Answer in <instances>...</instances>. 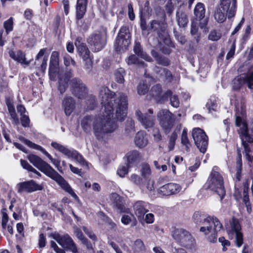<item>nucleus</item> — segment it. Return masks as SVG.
Masks as SVG:
<instances>
[{
    "instance_id": "nucleus-1",
    "label": "nucleus",
    "mask_w": 253,
    "mask_h": 253,
    "mask_svg": "<svg viewBox=\"0 0 253 253\" xmlns=\"http://www.w3.org/2000/svg\"><path fill=\"white\" fill-rule=\"evenodd\" d=\"M99 97L102 106L100 114L94 119L93 129L96 138L101 139L106 134L114 131L117 127V124L112 118L114 108L118 120L122 121L126 116L127 99L123 93H115L107 87L100 90Z\"/></svg>"
},
{
    "instance_id": "nucleus-2",
    "label": "nucleus",
    "mask_w": 253,
    "mask_h": 253,
    "mask_svg": "<svg viewBox=\"0 0 253 253\" xmlns=\"http://www.w3.org/2000/svg\"><path fill=\"white\" fill-rule=\"evenodd\" d=\"M29 161L35 167L42 172L46 176L55 180L65 191L69 193L75 199H78L77 195L70 186L66 181L48 164L42 160L39 156L31 154L28 156Z\"/></svg>"
},
{
    "instance_id": "nucleus-3",
    "label": "nucleus",
    "mask_w": 253,
    "mask_h": 253,
    "mask_svg": "<svg viewBox=\"0 0 253 253\" xmlns=\"http://www.w3.org/2000/svg\"><path fill=\"white\" fill-rule=\"evenodd\" d=\"M193 219L197 224L201 223L200 231L206 236L209 242H216L217 233L222 227V224L217 218L214 216L205 217L200 212L197 211L194 213Z\"/></svg>"
},
{
    "instance_id": "nucleus-4",
    "label": "nucleus",
    "mask_w": 253,
    "mask_h": 253,
    "mask_svg": "<svg viewBox=\"0 0 253 253\" xmlns=\"http://www.w3.org/2000/svg\"><path fill=\"white\" fill-rule=\"evenodd\" d=\"M72 77L70 72L65 77H61L59 80V89L61 93L65 91L67 83L70 82L73 93L79 98L84 97L86 93V89L84 85L80 80L77 78L70 79Z\"/></svg>"
},
{
    "instance_id": "nucleus-5",
    "label": "nucleus",
    "mask_w": 253,
    "mask_h": 253,
    "mask_svg": "<svg viewBox=\"0 0 253 253\" xmlns=\"http://www.w3.org/2000/svg\"><path fill=\"white\" fill-rule=\"evenodd\" d=\"M218 168H213L205 184L207 188L216 192L222 200L225 195L223 178L218 171Z\"/></svg>"
},
{
    "instance_id": "nucleus-6",
    "label": "nucleus",
    "mask_w": 253,
    "mask_h": 253,
    "mask_svg": "<svg viewBox=\"0 0 253 253\" xmlns=\"http://www.w3.org/2000/svg\"><path fill=\"white\" fill-rule=\"evenodd\" d=\"M220 6L217 7L214 13L215 20L218 23L223 22L226 16L228 18L234 16L236 11V0H232L231 5V0H220Z\"/></svg>"
},
{
    "instance_id": "nucleus-7",
    "label": "nucleus",
    "mask_w": 253,
    "mask_h": 253,
    "mask_svg": "<svg viewBox=\"0 0 253 253\" xmlns=\"http://www.w3.org/2000/svg\"><path fill=\"white\" fill-rule=\"evenodd\" d=\"M235 124L240 127L239 133L242 143L253 142V122L247 125L245 121L239 116V113H237Z\"/></svg>"
},
{
    "instance_id": "nucleus-8",
    "label": "nucleus",
    "mask_w": 253,
    "mask_h": 253,
    "mask_svg": "<svg viewBox=\"0 0 253 253\" xmlns=\"http://www.w3.org/2000/svg\"><path fill=\"white\" fill-rule=\"evenodd\" d=\"M167 24L164 21L153 20L151 22L150 28L156 31L159 37L163 41H159L161 44L162 42L164 44L170 47L172 46L171 41L169 37L168 32L166 31Z\"/></svg>"
},
{
    "instance_id": "nucleus-9",
    "label": "nucleus",
    "mask_w": 253,
    "mask_h": 253,
    "mask_svg": "<svg viewBox=\"0 0 253 253\" xmlns=\"http://www.w3.org/2000/svg\"><path fill=\"white\" fill-rule=\"evenodd\" d=\"M157 117L160 126L166 132H169L174 124V115L167 109H162L157 113Z\"/></svg>"
},
{
    "instance_id": "nucleus-10",
    "label": "nucleus",
    "mask_w": 253,
    "mask_h": 253,
    "mask_svg": "<svg viewBox=\"0 0 253 253\" xmlns=\"http://www.w3.org/2000/svg\"><path fill=\"white\" fill-rule=\"evenodd\" d=\"M174 239L180 245L187 248H191L195 243V240L191 234L182 228H175L172 232Z\"/></svg>"
},
{
    "instance_id": "nucleus-11",
    "label": "nucleus",
    "mask_w": 253,
    "mask_h": 253,
    "mask_svg": "<svg viewBox=\"0 0 253 253\" xmlns=\"http://www.w3.org/2000/svg\"><path fill=\"white\" fill-rule=\"evenodd\" d=\"M241 226L239 220L233 218L230 221V226L227 232L230 239L235 238V242L237 247H240L243 244V235L241 232Z\"/></svg>"
},
{
    "instance_id": "nucleus-12",
    "label": "nucleus",
    "mask_w": 253,
    "mask_h": 253,
    "mask_svg": "<svg viewBox=\"0 0 253 253\" xmlns=\"http://www.w3.org/2000/svg\"><path fill=\"white\" fill-rule=\"evenodd\" d=\"M130 38L128 29L126 27H122L114 43L116 50L119 52L126 50L130 43Z\"/></svg>"
},
{
    "instance_id": "nucleus-13",
    "label": "nucleus",
    "mask_w": 253,
    "mask_h": 253,
    "mask_svg": "<svg viewBox=\"0 0 253 253\" xmlns=\"http://www.w3.org/2000/svg\"><path fill=\"white\" fill-rule=\"evenodd\" d=\"M192 136L200 151L205 153L208 145V137L205 132L200 128H195L192 130Z\"/></svg>"
},
{
    "instance_id": "nucleus-14",
    "label": "nucleus",
    "mask_w": 253,
    "mask_h": 253,
    "mask_svg": "<svg viewBox=\"0 0 253 253\" xmlns=\"http://www.w3.org/2000/svg\"><path fill=\"white\" fill-rule=\"evenodd\" d=\"M81 40L80 38H77L75 44L80 56L84 62L85 69L90 71L92 65V57L88 48L84 43L81 42Z\"/></svg>"
},
{
    "instance_id": "nucleus-15",
    "label": "nucleus",
    "mask_w": 253,
    "mask_h": 253,
    "mask_svg": "<svg viewBox=\"0 0 253 253\" xmlns=\"http://www.w3.org/2000/svg\"><path fill=\"white\" fill-rule=\"evenodd\" d=\"M87 42L94 51H100L106 44L105 35L100 32H96L89 37Z\"/></svg>"
},
{
    "instance_id": "nucleus-16",
    "label": "nucleus",
    "mask_w": 253,
    "mask_h": 253,
    "mask_svg": "<svg viewBox=\"0 0 253 253\" xmlns=\"http://www.w3.org/2000/svg\"><path fill=\"white\" fill-rule=\"evenodd\" d=\"M53 237L63 248L71 251L73 253L77 252V247L69 235L61 236L58 234H55L53 235Z\"/></svg>"
},
{
    "instance_id": "nucleus-17",
    "label": "nucleus",
    "mask_w": 253,
    "mask_h": 253,
    "mask_svg": "<svg viewBox=\"0 0 253 253\" xmlns=\"http://www.w3.org/2000/svg\"><path fill=\"white\" fill-rule=\"evenodd\" d=\"M16 188L17 192L21 193H32L36 191L41 190L42 187L38 184L33 180L19 183Z\"/></svg>"
},
{
    "instance_id": "nucleus-18",
    "label": "nucleus",
    "mask_w": 253,
    "mask_h": 253,
    "mask_svg": "<svg viewBox=\"0 0 253 253\" xmlns=\"http://www.w3.org/2000/svg\"><path fill=\"white\" fill-rule=\"evenodd\" d=\"M20 140L22 142H23L26 145H27L28 147L41 151L49 159L51 162L55 166V167L59 171H61V168H60V161L58 160L53 159L52 157V156L43 148H42L40 145H38L34 143H33L31 141L24 138L22 137L20 139Z\"/></svg>"
},
{
    "instance_id": "nucleus-19",
    "label": "nucleus",
    "mask_w": 253,
    "mask_h": 253,
    "mask_svg": "<svg viewBox=\"0 0 253 253\" xmlns=\"http://www.w3.org/2000/svg\"><path fill=\"white\" fill-rule=\"evenodd\" d=\"M148 111L151 115L143 114L139 110L135 112L137 119L146 129L153 127L155 124V117L152 115L153 112L151 109Z\"/></svg>"
},
{
    "instance_id": "nucleus-20",
    "label": "nucleus",
    "mask_w": 253,
    "mask_h": 253,
    "mask_svg": "<svg viewBox=\"0 0 253 253\" xmlns=\"http://www.w3.org/2000/svg\"><path fill=\"white\" fill-rule=\"evenodd\" d=\"M59 53L57 51L52 52L50 59L49 75L52 80H55L59 73Z\"/></svg>"
},
{
    "instance_id": "nucleus-21",
    "label": "nucleus",
    "mask_w": 253,
    "mask_h": 253,
    "mask_svg": "<svg viewBox=\"0 0 253 253\" xmlns=\"http://www.w3.org/2000/svg\"><path fill=\"white\" fill-rule=\"evenodd\" d=\"M181 190V187L179 184L170 183L161 187L159 193L163 196H170L179 193Z\"/></svg>"
},
{
    "instance_id": "nucleus-22",
    "label": "nucleus",
    "mask_w": 253,
    "mask_h": 253,
    "mask_svg": "<svg viewBox=\"0 0 253 253\" xmlns=\"http://www.w3.org/2000/svg\"><path fill=\"white\" fill-rule=\"evenodd\" d=\"M206 9L204 4L202 2H198L194 9V14L200 22V26L203 28L208 23L207 18H205Z\"/></svg>"
},
{
    "instance_id": "nucleus-23",
    "label": "nucleus",
    "mask_w": 253,
    "mask_h": 253,
    "mask_svg": "<svg viewBox=\"0 0 253 253\" xmlns=\"http://www.w3.org/2000/svg\"><path fill=\"white\" fill-rule=\"evenodd\" d=\"M150 94L157 102H161L168 99V96L171 94V91L168 90L165 94H163L161 86L156 84L152 88Z\"/></svg>"
},
{
    "instance_id": "nucleus-24",
    "label": "nucleus",
    "mask_w": 253,
    "mask_h": 253,
    "mask_svg": "<svg viewBox=\"0 0 253 253\" xmlns=\"http://www.w3.org/2000/svg\"><path fill=\"white\" fill-rule=\"evenodd\" d=\"M149 204L141 201L136 202L133 205L134 213L139 219L143 218L144 214L149 211Z\"/></svg>"
},
{
    "instance_id": "nucleus-25",
    "label": "nucleus",
    "mask_w": 253,
    "mask_h": 253,
    "mask_svg": "<svg viewBox=\"0 0 253 253\" xmlns=\"http://www.w3.org/2000/svg\"><path fill=\"white\" fill-rule=\"evenodd\" d=\"M111 200L112 201L113 207L117 208L120 212L126 213L129 212V209L124 206L123 198L117 194L113 193L111 196Z\"/></svg>"
},
{
    "instance_id": "nucleus-26",
    "label": "nucleus",
    "mask_w": 253,
    "mask_h": 253,
    "mask_svg": "<svg viewBox=\"0 0 253 253\" xmlns=\"http://www.w3.org/2000/svg\"><path fill=\"white\" fill-rule=\"evenodd\" d=\"M4 28L5 30V32L3 30L0 31V45L3 46L4 44V41L6 39V36L9 32L12 31L13 28V19L10 17L4 22Z\"/></svg>"
},
{
    "instance_id": "nucleus-27",
    "label": "nucleus",
    "mask_w": 253,
    "mask_h": 253,
    "mask_svg": "<svg viewBox=\"0 0 253 253\" xmlns=\"http://www.w3.org/2000/svg\"><path fill=\"white\" fill-rule=\"evenodd\" d=\"M62 107L65 114L70 116L75 108V101L74 99L69 96L65 97L62 102Z\"/></svg>"
},
{
    "instance_id": "nucleus-28",
    "label": "nucleus",
    "mask_w": 253,
    "mask_h": 253,
    "mask_svg": "<svg viewBox=\"0 0 253 253\" xmlns=\"http://www.w3.org/2000/svg\"><path fill=\"white\" fill-rule=\"evenodd\" d=\"M9 55L12 59L21 64L28 65L30 63V61L26 60L25 53L21 50L14 51L11 50Z\"/></svg>"
},
{
    "instance_id": "nucleus-29",
    "label": "nucleus",
    "mask_w": 253,
    "mask_h": 253,
    "mask_svg": "<svg viewBox=\"0 0 253 253\" xmlns=\"http://www.w3.org/2000/svg\"><path fill=\"white\" fill-rule=\"evenodd\" d=\"M87 0H77L76 5V17L79 20L82 19L85 12Z\"/></svg>"
},
{
    "instance_id": "nucleus-30",
    "label": "nucleus",
    "mask_w": 253,
    "mask_h": 253,
    "mask_svg": "<svg viewBox=\"0 0 253 253\" xmlns=\"http://www.w3.org/2000/svg\"><path fill=\"white\" fill-rule=\"evenodd\" d=\"M245 83L247 84L246 74H242L235 78L232 82V87L234 90L239 89Z\"/></svg>"
},
{
    "instance_id": "nucleus-31",
    "label": "nucleus",
    "mask_w": 253,
    "mask_h": 253,
    "mask_svg": "<svg viewBox=\"0 0 253 253\" xmlns=\"http://www.w3.org/2000/svg\"><path fill=\"white\" fill-rule=\"evenodd\" d=\"M135 143L139 148L145 147L148 143L147 136L143 132H138L135 137Z\"/></svg>"
},
{
    "instance_id": "nucleus-32",
    "label": "nucleus",
    "mask_w": 253,
    "mask_h": 253,
    "mask_svg": "<svg viewBox=\"0 0 253 253\" xmlns=\"http://www.w3.org/2000/svg\"><path fill=\"white\" fill-rule=\"evenodd\" d=\"M67 157L75 160L81 165H85L86 164L82 156L76 150L71 149Z\"/></svg>"
},
{
    "instance_id": "nucleus-33",
    "label": "nucleus",
    "mask_w": 253,
    "mask_h": 253,
    "mask_svg": "<svg viewBox=\"0 0 253 253\" xmlns=\"http://www.w3.org/2000/svg\"><path fill=\"white\" fill-rule=\"evenodd\" d=\"M206 107L210 113L212 114L213 112L217 111L218 106L216 97L211 96L207 103Z\"/></svg>"
},
{
    "instance_id": "nucleus-34",
    "label": "nucleus",
    "mask_w": 253,
    "mask_h": 253,
    "mask_svg": "<svg viewBox=\"0 0 253 253\" xmlns=\"http://www.w3.org/2000/svg\"><path fill=\"white\" fill-rule=\"evenodd\" d=\"M134 52L137 54L138 56L145 59L147 61L150 62L152 60L151 58L145 52L141 51V46L139 42H135L133 48Z\"/></svg>"
},
{
    "instance_id": "nucleus-35",
    "label": "nucleus",
    "mask_w": 253,
    "mask_h": 253,
    "mask_svg": "<svg viewBox=\"0 0 253 253\" xmlns=\"http://www.w3.org/2000/svg\"><path fill=\"white\" fill-rule=\"evenodd\" d=\"M51 145L56 150L61 152L67 157L69 155V153L71 150V149H68L66 146L57 142H52Z\"/></svg>"
},
{
    "instance_id": "nucleus-36",
    "label": "nucleus",
    "mask_w": 253,
    "mask_h": 253,
    "mask_svg": "<svg viewBox=\"0 0 253 253\" xmlns=\"http://www.w3.org/2000/svg\"><path fill=\"white\" fill-rule=\"evenodd\" d=\"M177 21L178 25L180 27H184L188 22L186 15L182 12L177 11L176 12Z\"/></svg>"
},
{
    "instance_id": "nucleus-37",
    "label": "nucleus",
    "mask_w": 253,
    "mask_h": 253,
    "mask_svg": "<svg viewBox=\"0 0 253 253\" xmlns=\"http://www.w3.org/2000/svg\"><path fill=\"white\" fill-rule=\"evenodd\" d=\"M74 233L77 238L82 241V243L86 246L87 249H91V246L88 244L87 239L84 238L80 229L75 228Z\"/></svg>"
},
{
    "instance_id": "nucleus-38",
    "label": "nucleus",
    "mask_w": 253,
    "mask_h": 253,
    "mask_svg": "<svg viewBox=\"0 0 253 253\" xmlns=\"http://www.w3.org/2000/svg\"><path fill=\"white\" fill-rule=\"evenodd\" d=\"M177 137V134L175 131L173 132L170 135L168 144V148L169 151H172L174 149Z\"/></svg>"
},
{
    "instance_id": "nucleus-39",
    "label": "nucleus",
    "mask_w": 253,
    "mask_h": 253,
    "mask_svg": "<svg viewBox=\"0 0 253 253\" xmlns=\"http://www.w3.org/2000/svg\"><path fill=\"white\" fill-rule=\"evenodd\" d=\"M130 164L126 163L120 165L117 170V174L121 177L127 174Z\"/></svg>"
},
{
    "instance_id": "nucleus-40",
    "label": "nucleus",
    "mask_w": 253,
    "mask_h": 253,
    "mask_svg": "<svg viewBox=\"0 0 253 253\" xmlns=\"http://www.w3.org/2000/svg\"><path fill=\"white\" fill-rule=\"evenodd\" d=\"M181 143L185 146L186 150L188 151L190 147V144L187 137V130L185 128H184L182 131L181 137Z\"/></svg>"
},
{
    "instance_id": "nucleus-41",
    "label": "nucleus",
    "mask_w": 253,
    "mask_h": 253,
    "mask_svg": "<svg viewBox=\"0 0 253 253\" xmlns=\"http://www.w3.org/2000/svg\"><path fill=\"white\" fill-rule=\"evenodd\" d=\"M132 249L135 252H141L145 250V247L143 241L140 239H137L134 243Z\"/></svg>"
},
{
    "instance_id": "nucleus-42",
    "label": "nucleus",
    "mask_w": 253,
    "mask_h": 253,
    "mask_svg": "<svg viewBox=\"0 0 253 253\" xmlns=\"http://www.w3.org/2000/svg\"><path fill=\"white\" fill-rule=\"evenodd\" d=\"M242 159L241 155L239 156L237 158V162H236V177L237 180L239 181L241 176V171H242Z\"/></svg>"
},
{
    "instance_id": "nucleus-43",
    "label": "nucleus",
    "mask_w": 253,
    "mask_h": 253,
    "mask_svg": "<svg viewBox=\"0 0 253 253\" xmlns=\"http://www.w3.org/2000/svg\"><path fill=\"white\" fill-rule=\"evenodd\" d=\"M126 156L128 163L131 164L139 158V154L137 151H133L128 153Z\"/></svg>"
},
{
    "instance_id": "nucleus-44",
    "label": "nucleus",
    "mask_w": 253,
    "mask_h": 253,
    "mask_svg": "<svg viewBox=\"0 0 253 253\" xmlns=\"http://www.w3.org/2000/svg\"><path fill=\"white\" fill-rule=\"evenodd\" d=\"M148 87L147 84L143 82L142 83H140L137 87V92L140 95H144L148 92Z\"/></svg>"
},
{
    "instance_id": "nucleus-45",
    "label": "nucleus",
    "mask_w": 253,
    "mask_h": 253,
    "mask_svg": "<svg viewBox=\"0 0 253 253\" xmlns=\"http://www.w3.org/2000/svg\"><path fill=\"white\" fill-rule=\"evenodd\" d=\"M91 123V118L89 116L84 117L81 122V126L84 130H87L90 128Z\"/></svg>"
},
{
    "instance_id": "nucleus-46",
    "label": "nucleus",
    "mask_w": 253,
    "mask_h": 253,
    "mask_svg": "<svg viewBox=\"0 0 253 253\" xmlns=\"http://www.w3.org/2000/svg\"><path fill=\"white\" fill-rule=\"evenodd\" d=\"M8 110L14 123L16 125L18 124L19 123V119L17 116L14 107L11 105H9L8 106Z\"/></svg>"
},
{
    "instance_id": "nucleus-47",
    "label": "nucleus",
    "mask_w": 253,
    "mask_h": 253,
    "mask_svg": "<svg viewBox=\"0 0 253 253\" xmlns=\"http://www.w3.org/2000/svg\"><path fill=\"white\" fill-rule=\"evenodd\" d=\"M126 62L128 65L131 64H139L141 65L143 64L142 62L139 61L137 57L135 55H131L126 59Z\"/></svg>"
},
{
    "instance_id": "nucleus-48",
    "label": "nucleus",
    "mask_w": 253,
    "mask_h": 253,
    "mask_svg": "<svg viewBox=\"0 0 253 253\" xmlns=\"http://www.w3.org/2000/svg\"><path fill=\"white\" fill-rule=\"evenodd\" d=\"M151 174V169L150 167L146 164L143 165L141 169L142 176L146 178H149V176Z\"/></svg>"
},
{
    "instance_id": "nucleus-49",
    "label": "nucleus",
    "mask_w": 253,
    "mask_h": 253,
    "mask_svg": "<svg viewBox=\"0 0 253 253\" xmlns=\"http://www.w3.org/2000/svg\"><path fill=\"white\" fill-rule=\"evenodd\" d=\"M130 180L134 183L139 185L140 188H143V184L142 183V180L140 177L135 174H132L130 177Z\"/></svg>"
},
{
    "instance_id": "nucleus-50",
    "label": "nucleus",
    "mask_w": 253,
    "mask_h": 253,
    "mask_svg": "<svg viewBox=\"0 0 253 253\" xmlns=\"http://www.w3.org/2000/svg\"><path fill=\"white\" fill-rule=\"evenodd\" d=\"M170 97V104L171 106L175 108L178 107L179 105V100L178 96L175 94L172 95L171 94L168 96V97Z\"/></svg>"
},
{
    "instance_id": "nucleus-51",
    "label": "nucleus",
    "mask_w": 253,
    "mask_h": 253,
    "mask_svg": "<svg viewBox=\"0 0 253 253\" xmlns=\"http://www.w3.org/2000/svg\"><path fill=\"white\" fill-rule=\"evenodd\" d=\"M124 71L122 69H120L115 73V79L116 81L120 84H122L124 82Z\"/></svg>"
},
{
    "instance_id": "nucleus-52",
    "label": "nucleus",
    "mask_w": 253,
    "mask_h": 253,
    "mask_svg": "<svg viewBox=\"0 0 253 253\" xmlns=\"http://www.w3.org/2000/svg\"><path fill=\"white\" fill-rule=\"evenodd\" d=\"M2 213V220H1V225L3 228L5 229L6 228L7 223L8 221V216L6 212V210L3 209L1 211Z\"/></svg>"
},
{
    "instance_id": "nucleus-53",
    "label": "nucleus",
    "mask_w": 253,
    "mask_h": 253,
    "mask_svg": "<svg viewBox=\"0 0 253 253\" xmlns=\"http://www.w3.org/2000/svg\"><path fill=\"white\" fill-rule=\"evenodd\" d=\"M144 183L148 191H151L154 190L153 180L151 178H146Z\"/></svg>"
},
{
    "instance_id": "nucleus-54",
    "label": "nucleus",
    "mask_w": 253,
    "mask_h": 253,
    "mask_svg": "<svg viewBox=\"0 0 253 253\" xmlns=\"http://www.w3.org/2000/svg\"><path fill=\"white\" fill-rule=\"evenodd\" d=\"M20 162L21 166L24 169L31 172L36 171V169L31 166L26 161L21 160Z\"/></svg>"
},
{
    "instance_id": "nucleus-55",
    "label": "nucleus",
    "mask_w": 253,
    "mask_h": 253,
    "mask_svg": "<svg viewBox=\"0 0 253 253\" xmlns=\"http://www.w3.org/2000/svg\"><path fill=\"white\" fill-rule=\"evenodd\" d=\"M221 38V34L217 31H211L209 36V39L213 41H216Z\"/></svg>"
},
{
    "instance_id": "nucleus-56",
    "label": "nucleus",
    "mask_w": 253,
    "mask_h": 253,
    "mask_svg": "<svg viewBox=\"0 0 253 253\" xmlns=\"http://www.w3.org/2000/svg\"><path fill=\"white\" fill-rule=\"evenodd\" d=\"M64 63L66 67L70 65L75 66V62L69 55H65L64 57Z\"/></svg>"
},
{
    "instance_id": "nucleus-57",
    "label": "nucleus",
    "mask_w": 253,
    "mask_h": 253,
    "mask_svg": "<svg viewBox=\"0 0 253 253\" xmlns=\"http://www.w3.org/2000/svg\"><path fill=\"white\" fill-rule=\"evenodd\" d=\"M21 122L23 126L29 127L30 125V119L27 114L21 116Z\"/></svg>"
},
{
    "instance_id": "nucleus-58",
    "label": "nucleus",
    "mask_w": 253,
    "mask_h": 253,
    "mask_svg": "<svg viewBox=\"0 0 253 253\" xmlns=\"http://www.w3.org/2000/svg\"><path fill=\"white\" fill-rule=\"evenodd\" d=\"M84 233L93 241H96L97 238L95 235L89 229L85 226L82 227Z\"/></svg>"
},
{
    "instance_id": "nucleus-59",
    "label": "nucleus",
    "mask_w": 253,
    "mask_h": 253,
    "mask_svg": "<svg viewBox=\"0 0 253 253\" xmlns=\"http://www.w3.org/2000/svg\"><path fill=\"white\" fill-rule=\"evenodd\" d=\"M84 233L93 241H96L97 238L95 235L89 229L85 226L82 227Z\"/></svg>"
},
{
    "instance_id": "nucleus-60",
    "label": "nucleus",
    "mask_w": 253,
    "mask_h": 253,
    "mask_svg": "<svg viewBox=\"0 0 253 253\" xmlns=\"http://www.w3.org/2000/svg\"><path fill=\"white\" fill-rule=\"evenodd\" d=\"M235 42L233 43L232 44V46L230 49V50L228 52L226 55V59L227 60L230 59V58H232L235 54Z\"/></svg>"
},
{
    "instance_id": "nucleus-61",
    "label": "nucleus",
    "mask_w": 253,
    "mask_h": 253,
    "mask_svg": "<svg viewBox=\"0 0 253 253\" xmlns=\"http://www.w3.org/2000/svg\"><path fill=\"white\" fill-rule=\"evenodd\" d=\"M62 4L63 5L64 12L66 15H67L69 13L70 9L69 1L68 0H63Z\"/></svg>"
},
{
    "instance_id": "nucleus-62",
    "label": "nucleus",
    "mask_w": 253,
    "mask_h": 253,
    "mask_svg": "<svg viewBox=\"0 0 253 253\" xmlns=\"http://www.w3.org/2000/svg\"><path fill=\"white\" fill-rule=\"evenodd\" d=\"M244 148L246 155V158L249 162H252L253 161V156H251L249 154L250 151L248 149V144L247 143H242Z\"/></svg>"
},
{
    "instance_id": "nucleus-63",
    "label": "nucleus",
    "mask_w": 253,
    "mask_h": 253,
    "mask_svg": "<svg viewBox=\"0 0 253 253\" xmlns=\"http://www.w3.org/2000/svg\"><path fill=\"white\" fill-rule=\"evenodd\" d=\"M128 14L129 18L131 20H133L135 19V14L133 12V9L131 4H128Z\"/></svg>"
},
{
    "instance_id": "nucleus-64",
    "label": "nucleus",
    "mask_w": 253,
    "mask_h": 253,
    "mask_svg": "<svg viewBox=\"0 0 253 253\" xmlns=\"http://www.w3.org/2000/svg\"><path fill=\"white\" fill-rule=\"evenodd\" d=\"M145 221L147 223L151 224L154 221V215L153 214L150 213L146 214Z\"/></svg>"
}]
</instances>
